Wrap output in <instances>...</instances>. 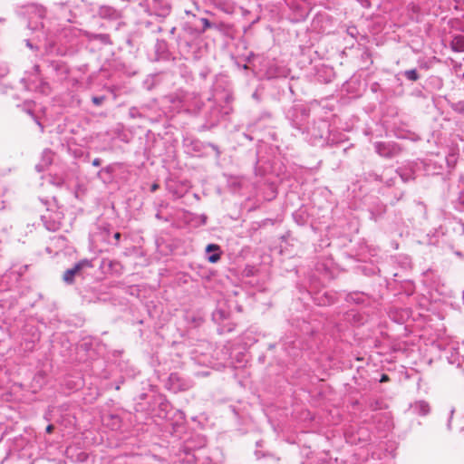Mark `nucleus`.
<instances>
[{
  "mask_svg": "<svg viewBox=\"0 0 464 464\" xmlns=\"http://www.w3.org/2000/svg\"><path fill=\"white\" fill-rule=\"evenodd\" d=\"M329 133V124L324 120H318L310 122L304 130V139L312 145H323Z\"/></svg>",
  "mask_w": 464,
  "mask_h": 464,
  "instance_id": "nucleus-1",
  "label": "nucleus"
},
{
  "mask_svg": "<svg viewBox=\"0 0 464 464\" xmlns=\"http://www.w3.org/2000/svg\"><path fill=\"white\" fill-rule=\"evenodd\" d=\"M310 109L304 105H295L291 107L286 112V119L290 121L291 125L298 130L302 134L310 125L308 121Z\"/></svg>",
  "mask_w": 464,
  "mask_h": 464,
  "instance_id": "nucleus-2",
  "label": "nucleus"
},
{
  "mask_svg": "<svg viewBox=\"0 0 464 464\" xmlns=\"http://www.w3.org/2000/svg\"><path fill=\"white\" fill-rule=\"evenodd\" d=\"M347 443L364 445L371 440L370 430L366 426L351 425L344 431Z\"/></svg>",
  "mask_w": 464,
  "mask_h": 464,
  "instance_id": "nucleus-3",
  "label": "nucleus"
},
{
  "mask_svg": "<svg viewBox=\"0 0 464 464\" xmlns=\"http://www.w3.org/2000/svg\"><path fill=\"white\" fill-rule=\"evenodd\" d=\"M46 71L49 77L55 82L63 81L69 74L68 65L60 60L48 61Z\"/></svg>",
  "mask_w": 464,
  "mask_h": 464,
  "instance_id": "nucleus-4",
  "label": "nucleus"
},
{
  "mask_svg": "<svg viewBox=\"0 0 464 464\" xmlns=\"http://www.w3.org/2000/svg\"><path fill=\"white\" fill-rule=\"evenodd\" d=\"M92 263L88 259H82L76 263L72 268L64 271L63 275V280L66 285H72L74 283L76 276H81L82 272L84 268H91Z\"/></svg>",
  "mask_w": 464,
  "mask_h": 464,
  "instance_id": "nucleus-5",
  "label": "nucleus"
},
{
  "mask_svg": "<svg viewBox=\"0 0 464 464\" xmlns=\"http://www.w3.org/2000/svg\"><path fill=\"white\" fill-rule=\"evenodd\" d=\"M144 8L150 14L160 18H166L171 12V5L169 0H153L150 7L147 5V7Z\"/></svg>",
  "mask_w": 464,
  "mask_h": 464,
  "instance_id": "nucleus-6",
  "label": "nucleus"
},
{
  "mask_svg": "<svg viewBox=\"0 0 464 464\" xmlns=\"http://www.w3.org/2000/svg\"><path fill=\"white\" fill-rule=\"evenodd\" d=\"M72 8L74 5L70 0L62 1L53 5V11L58 15L59 19L72 22V18L75 16Z\"/></svg>",
  "mask_w": 464,
  "mask_h": 464,
  "instance_id": "nucleus-7",
  "label": "nucleus"
},
{
  "mask_svg": "<svg viewBox=\"0 0 464 464\" xmlns=\"http://www.w3.org/2000/svg\"><path fill=\"white\" fill-rule=\"evenodd\" d=\"M169 389L174 392L187 391L191 387L190 382L185 380L178 373H171L169 377Z\"/></svg>",
  "mask_w": 464,
  "mask_h": 464,
  "instance_id": "nucleus-8",
  "label": "nucleus"
},
{
  "mask_svg": "<svg viewBox=\"0 0 464 464\" xmlns=\"http://www.w3.org/2000/svg\"><path fill=\"white\" fill-rule=\"evenodd\" d=\"M374 148L380 156L388 159L393 158L399 151L398 146L391 142H375Z\"/></svg>",
  "mask_w": 464,
  "mask_h": 464,
  "instance_id": "nucleus-9",
  "label": "nucleus"
},
{
  "mask_svg": "<svg viewBox=\"0 0 464 464\" xmlns=\"http://www.w3.org/2000/svg\"><path fill=\"white\" fill-rule=\"evenodd\" d=\"M337 294L330 291L324 293H317L314 297V302L320 306L331 305L337 301Z\"/></svg>",
  "mask_w": 464,
  "mask_h": 464,
  "instance_id": "nucleus-10",
  "label": "nucleus"
},
{
  "mask_svg": "<svg viewBox=\"0 0 464 464\" xmlns=\"http://www.w3.org/2000/svg\"><path fill=\"white\" fill-rule=\"evenodd\" d=\"M98 14L100 17H102L103 19H108V20H112V21L118 20L121 17V11L115 9L112 6H109V5L100 6V8L98 10Z\"/></svg>",
  "mask_w": 464,
  "mask_h": 464,
  "instance_id": "nucleus-11",
  "label": "nucleus"
},
{
  "mask_svg": "<svg viewBox=\"0 0 464 464\" xmlns=\"http://www.w3.org/2000/svg\"><path fill=\"white\" fill-rule=\"evenodd\" d=\"M83 35L89 42H98L102 45H111L112 42L108 34H94L88 31L83 32Z\"/></svg>",
  "mask_w": 464,
  "mask_h": 464,
  "instance_id": "nucleus-12",
  "label": "nucleus"
},
{
  "mask_svg": "<svg viewBox=\"0 0 464 464\" xmlns=\"http://www.w3.org/2000/svg\"><path fill=\"white\" fill-rule=\"evenodd\" d=\"M369 297L363 292H353L349 293L345 296V300L348 303H353L356 304H364L368 301Z\"/></svg>",
  "mask_w": 464,
  "mask_h": 464,
  "instance_id": "nucleus-13",
  "label": "nucleus"
},
{
  "mask_svg": "<svg viewBox=\"0 0 464 464\" xmlns=\"http://www.w3.org/2000/svg\"><path fill=\"white\" fill-rule=\"evenodd\" d=\"M396 175L400 177L403 183L415 179L414 171L411 167H401L396 170Z\"/></svg>",
  "mask_w": 464,
  "mask_h": 464,
  "instance_id": "nucleus-14",
  "label": "nucleus"
},
{
  "mask_svg": "<svg viewBox=\"0 0 464 464\" xmlns=\"http://www.w3.org/2000/svg\"><path fill=\"white\" fill-rule=\"evenodd\" d=\"M413 413L425 416L430 412V405L425 401H418L411 405Z\"/></svg>",
  "mask_w": 464,
  "mask_h": 464,
  "instance_id": "nucleus-15",
  "label": "nucleus"
},
{
  "mask_svg": "<svg viewBox=\"0 0 464 464\" xmlns=\"http://www.w3.org/2000/svg\"><path fill=\"white\" fill-rule=\"evenodd\" d=\"M450 46L455 53H464V35H454L450 43Z\"/></svg>",
  "mask_w": 464,
  "mask_h": 464,
  "instance_id": "nucleus-16",
  "label": "nucleus"
},
{
  "mask_svg": "<svg viewBox=\"0 0 464 464\" xmlns=\"http://www.w3.org/2000/svg\"><path fill=\"white\" fill-rule=\"evenodd\" d=\"M114 170L115 168L113 165H108L98 171L97 177L104 183L111 182L112 179V173L114 172Z\"/></svg>",
  "mask_w": 464,
  "mask_h": 464,
  "instance_id": "nucleus-17",
  "label": "nucleus"
},
{
  "mask_svg": "<svg viewBox=\"0 0 464 464\" xmlns=\"http://www.w3.org/2000/svg\"><path fill=\"white\" fill-rule=\"evenodd\" d=\"M219 250V246L216 244H209L206 247V252L210 253L212 251H215L216 253L208 255V260L210 263H217L220 259V254L218 252Z\"/></svg>",
  "mask_w": 464,
  "mask_h": 464,
  "instance_id": "nucleus-18",
  "label": "nucleus"
},
{
  "mask_svg": "<svg viewBox=\"0 0 464 464\" xmlns=\"http://www.w3.org/2000/svg\"><path fill=\"white\" fill-rule=\"evenodd\" d=\"M52 161H53V152L50 150H45L43 152L42 163L36 165V169H38V171H41L42 168L50 165L52 163Z\"/></svg>",
  "mask_w": 464,
  "mask_h": 464,
  "instance_id": "nucleus-19",
  "label": "nucleus"
},
{
  "mask_svg": "<svg viewBox=\"0 0 464 464\" xmlns=\"http://www.w3.org/2000/svg\"><path fill=\"white\" fill-rule=\"evenodd\" d=\"M198 22L201 24V28L198 29L199 33H205L207 30L211 28H218L217 24L210 22L208 18L202 17L198 19Z\"/></svg>",
  "mask_w": 464,
  "mask_h": 464,
  "instance_id": "nucleus-20",
  "label": "nucleus"
},
{
  "mask_svg": "<svg viewBox=\"0 0 464 464\" xmlns=\"http://www.w3.org/2000/svg\"><path fill=\"white\" fill-rule=\"evenodd\" d=\"M449 105L455 112L464 114V100L458 102H450Z\"/></svg>",
  "mask_w": 464,
  "mask_h": 464,
  "instance_id": "nucleus-21",
  "label": "nucleus"
},
{
  "mask_svg": "<svg viewBox=\"0 0 464 464\" xmlns=\"http://www.w3.org/2000/svg\"><path fill=\"white\" fill-rule=\"evenodd\" d=\"M405 78L411 82H416L420 79V74L416 69H411L403 72Z\"/></svg>",
  "mask_w": 464,
  "mask_h": 464,
  "instance_id": "nucleus-22",
  "label": "nucleus"
},
{
  "mask_svg": "<svg viewBox=\"0 0 464 464\" xmlns=\"http://www.w3.org/2000/svg\"><path fill=\"white\" fill-rule=\"evenodd\" d=\"M227 316V313L222 309H216L212 314V319L216 323H220Z\"/></svg>",
  "mask_w": 464,
  "mask_h": 464,
  "instance_id": "nucleus-23",
  "label": "nucleus"
},
{
  "mask_svg": "<svg viewBox=\"0 0 464 464\" xmlns=\"http://www.w3.org/2000/svg\"><path fill=\"white\" fill-rule=\"evenodd\" d=\"M455 208L459 211H464V190L461 191L455 201Z\"/></svg>",
  "mask_w": 464,
  "mask_h": 464,
  "instance_id": "nucleus-24",
  "label": "nucleus"
},
{
  "mask_svg": "<svg viewBox=\"0 0 464 464\" xmlns=\"http://www.w3.org/2000/svg\"><path fill=\"white\" fill-rule=\"evenodd\" d=\"M35 15L40 19H43L46 14V10L44 6L37 5L34 7Z\"/></svg>",
  "mask_w": 464,
  "mask_h": 464,
  "instance_id": "nucleus-25",
  "label": "nucleus"
},
{
  "mask_svg": "<svg viewBox=\"0 0 464 464\" xmlns=\"http://www.w3.org/2000/svg\"><path fill=\"white\" fill-rule=\"evenodd\" d=\"M48 52H50V53H55L60 54V55H64V54H66V53H67V52H66V51L62 50V49H60V48L54 49V44H49Z\"/></svg>",
  "mask_w": 464,
  "mask_h": 464,
  "instance_id": "nucleus-26",
  "label": "nucleus"
},
{
  "mask_svg": "<svg viewBox=\"0 0 464 464\" xmlns=\"http://www.w3.org/2000/svg\"><path fill=\"white\" fill-rule=\"evenodd\" d=\"M92 101L93 104H95L96 106H100L105 101V97L104 96H94V97H92Z\"/></svg>",
  "mask_w": 464,
  "mask_h": 464,
  "instance_id": "nucleus-27",
  "label": "nucleus"
},
{
  "mask_svg": "<svg viewBox=\"0 0 464 464\" xmlns=\"http://www.w3.org/2000/svg\"><path fill=\"white\" fill-rule=\"evenodd\" d=\"M169 407V401L165 399H162V401L160 403V411H167Z\"/></svg>",
  "mask_w": 464,
  "mask_h": 464,
  "instance_id": "nucleus-28",
  "label": "nucleus"
},
{
  "mask_svg": "<svg viewBox=\"0 0 464 464\" xmlns=\"http://www.w3.org/2000/svg\"><path fill=\"white\" fill-rule=\"evenodd\" d=\"M385 183L388 187H392L395 184V178H390L385 180Z\"/></svg>",
  "mask_w": 464,
  "mask_h": 464,
  "instance_id": "nucleus-29",
  "label": "nucleus"
},
{
  "mask_svg": "<svg viewBox=\"0 0 464 464\" xmlns=\"http://www.w3.org/2000/svg\"><path fill=\"white\" fill-rule=\"evenodd\" d=\"M121 237V234L120 232L114 233V235H113V238L115 239L114 245H118Z\"/></svg>",
  "mask_w": 464,
  "mask_h": 464,
  "instance_id": "nucleus-30",
  "label": "nucleus"
},
{
  "mask_svg": "<svg viewBox=\"0 0 464 464\" xmlns=\"http://www.w3.org/2000/svg\"><path fill=\"white\" fill-rule=\"evenodd\" d=\"M209 147L216 151L217 153V156H219L220 155V150L218 149V147L213 143H209Z\"/></svg>",
  "mask_w": 464,
  "mask_h": 464,
  "instance_id": "nucleus-31",
  "label": "nucleus"
},
{
  "mask_svg": "<svg viewBox=\"0 0 464 464\" xmlns=\"http://www.w3.org/2000/svg\"><path fill=\"white\" fill-rule=\"evenodd\" d=\"M102 164V160L99 159V158H95L93 160H92V165L94 167H99L100 165Z\"/></svg>",
  "mask_w": 464,
  "mask_h": 464,
  "instance_id": "nucleus-32",
  "label": "nucleus"
},
{
  "mask_svg": "<svg viewBox=\"0 0 464 464\" xmlns=\"http://www.w3.org/2000/svg\"><path fill=\"white\" fill-rule=\"evenodd\" d=\"M389 380H390V377L387 374L383 373L381 376L380 382H386Z\"/></svg>",
  "mask_w": 464,
  "mask_h": 464,
  "instance_id": "nucleus-33",
  "label": "nucleus"
},
{
  "mask_svg": "<svg viewBox=\"0 0 464 464\" xmlns=\"http://www.w3.org/2000/svg\"><path fill=\"white\" fill-rule=\"evenodd\" d=\"M370 176L372 177L375 180L383 181L382 177L376 173L370 174Z\"/></svg>",
  "mask_w": 464,
  "mask_h": 464,
  "instance_id": "nucleus-34",
  "label": "nucleus"
},
{
  "mask_svg": "<svg viewBox=\"0 0 464 464\" xmlns=\"http://www.w3.org/2000/svg\"><path fill=\"white\" fill-rule=\"evenodd\" d=\"M54 430V426L53 424H49L47 427H46V432L47 433H52Z\"/></svg>",
  "mask_w": 464,
  "mask_h": 464,
  "instance_id": "nucleus-35",
  "label": "nucleus"
},
{
  "mask_svg": "<svg viewBox=\"0 0 464 464\" xmlns=\"http://www.w3.org/2000/svg\"><path fill=\"white\" fill-rule=\"evenodd\" d=\"M7 72H8V70L6 67L0 69V76H5V74H7Z\"/></svg>",
  "mask_w": 464,
  "mask_h": 464,
  "instance_id": "nucleus-36",
  "label": "nucleus"
},
{
  "mask_svg": "<svg viewBox=\"0 0 464 464\" xmlns=\"http://www.w3.org/2000/svg\"><path fill=\"white\" fill-rule=\"evenodd\" d=\"M160 188L159 184L153 183L150 187V191L155 192Z\"/></svg>",
  "mask_w": 464,
  "mask_h": 464,
  "instance_id": "nucleus-37",
  "label": "nucleus"
},
{
  "mask_svg": "<svg viewBox=\"0 0 464 464\" xmlns=\"http://www.w3.org/2000/svg\"><path fill=\"white\" fill-rule=\"evenodd\" d=\"M346 316H347V319L350 320L351 317L355 318L356 314H355L354 311H350L349 313H347Z\"/></svg>",
  "mask_w": 464,
  "mask_h": 464,
  "instance_id": "nucleus-38",
  "label": "nucleus"
},
{
  "mask_svg": "<svg viewBox=\"0 0 464 464\" xmlns=\"http://www.w3.org/2000/svg\"><path fill=\"white\" fill-rule=\"evenodd\" d=\"M454 413V409H451L450 411V420H449V422H448V428L450 429V422H451V419H452V415Z\"/></svg>",
  "mask_w": 464,
  "mask_h": 464,
  "instance_id": "nucleus-39",
  "label": "nucleus"
},
{
  "mask_svg": "<svg viewBox=\"0 0 464 464\" xmlns=\"http://www.w3.org/2000/svg\"><path fill=\"white\" fill-rule=\"evenodd\" d=\"M34 71L35 72L36 74H39L40 73V66L38 64H35L34 66Z\"/></svg>",
  "mask_w": 464,
  "mask_h": 464,
  "instance_id": "nucleus-40",
  "label": "nucleus"
},
{
  "mask_svg": "<svg viewBox=\"0 0 464 464\" xmlns=\"http://www.w3.org/2000/svg\"><path fill=\"white\" fill-rule=\"evenodd\" d=\"M25 43H26V46L29 47L30 49H34V46L32 44L30 40H25Z\"/></svg>",
  "mask_w": 464,
  "mask_h": 464,
  "instance_id": "nucleus-41",
  "label": "nucleus"
},
{
  "mask_svg": "<svg viewBox=\"0 0 464 464\" xmlns=\"http://www.w3.org/2000/svg\"><path fill=\"white\" fill-rule=\"evenodd\" d=\"M176 32V27H172L169 31L170 34H174Z\"/></svg>",
  "mask_w": 464,
  "mask_h": 464,
  "instance_id": "nucleus-42",
  "label": "nucleus"
},
{
  "mask_svg": "<svg viewBox=\"0 0 464 464\" xmlns=\"http://www.w3.org/2000/svg\"><path fill=\"white\" fill-rule=\"evenodd\" d=\"M201 220L205 224L206 220H207V217L203 215L202 218H201Z\"/></svg>",
  "mask_w": 464,
  "mask_h": 464,
  "instance_id": "nucleus-43",
  "label": "nucleus"
},
{
  "mask_svg": "<svg viewBox=\"0 0 464 464\" xmlns=\"http://www.w3.org/2000/svg\"><path fill=\"white\" fill-rule=\"evenodd\" d=\"M29 27H30V28H32V29H36V28H37V25H35V26H34V27H33V26H32V22H29Z\"/></svg>",
  "mask_w": 464,
  "mask_h": 464,
  "instance_id": "nucleus-44",
  "label": "nucleus"
},
{
  "mask_svg": "<svg viewBox=\"0 0 464 464\" xmlns=\"http://www.w3.org/2000/svg\"><path fill=\"white\" fill-rule=\"evenodd\" d=\"M322 464H331V461H327V460L324 459Z\"/></svg>",
  "mask_w": 464,
  "mask_h": 464,
  "instance_id": "nucleus-45",
  "label": "nucleus"
},
{
  "mask_svg": "<svg viewBox=\"0 0 464 464\" xmlns=\"http://www.w3.org/2000/svg\"><path fill=\"white\" fill-rule=\"evenodd\" d=\"M156 218H159V219H160V218H161L160 214V213H157V214H156Z\"/></svg>",
  "mask_w": 464,
  "mask_h": 464,
  "instance_id": "nucleus-46",
  "label": "nucleus"
},
{
  "mask_svg": "<svg viewBox=\"0 0 464 464\" xmlns=\"http://www.w3.org/2000/svg\"><path fill=\"white\" fill-rule=\"evenodd\" d=\"M0 91H1L2 93H5V88H1Z\"/></svg>",
  "mask_w": 464,
  "mask_h": 464,
  "instance_id": "nucleus-47",
  "label": "nucleus"
},
{
  "mask_svg": "<svg viewBox=\"0 0 464 464\" xmlns=\"http://www.w3.org/2000/svg\"><path fill=\"white\" fill-rule=\"evenodd\" d=\"M286 352H287V353H288V354H290V355H295V353H291V352H288L287 350H286Z\"/></svg>",
  "mask_w": 464,
  "mask_h": 464,
  "instance_id": "nucleus-48",
  "label": "nucleus"
},
{
  "mask_svg": "<svg viewBox=\"0 0 464 464\" xmlns=\"http://www.w3.org/2000/svg\"><path fill=\"white\" fill-rule=\"evenodd\" d=\"M40 25H41V28H43V29L44 28V24L43 22H41Z\"/></svg>",
  "mask_w": 464,
  "mask_h": 464,
  "instance_id": "nucleus-49",
  "label": "nucleus"
},
{
  "mask_svg": "<svg viewBox=\"0 0 464 464\" xmlns=\"http://www.w3.org/2000/svg\"><path fill=\"white\" fill-rule=\"evenodd\" d=\"M245 136H246V138H247L248 140H252V137H250L249 135H245Z\"/></svg>",
  "mask_w": 464,
  "mask_h": 464,
  "instance_id": "nucleus-50",
  "label": "nucleus"
},
{
  "mask_svg": "<svg viewBox=\"0 0 464 464\" xmlns=\"http://www.w3.org/2000/svg\"><path fill=\"white\" fill-rule=\"evenodd\" d=\"M253 97L256 98V92L253 93Z\"/></svg>",
  "mask_w": 464,
  "mask_h": 464,
  "instance_id": "nucleus-51",
  "label": "nucleus"
},
{
  "mask_svg": "<svg viewBox=\"0 0 464 464\" xmlns=\"http://www.w3.org/2000/svg\"><path fill=\"white\" fill-rule=\"evenodd\" d=\"M462 79H464V72H463V74H462Z\"/></svg>",
  "mask_w": 464,
  "mask_h": 464,
  "instance_id": "nucleus-52",
  "label": "nucleus"
}]
</instances>
